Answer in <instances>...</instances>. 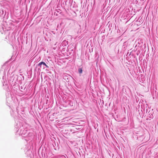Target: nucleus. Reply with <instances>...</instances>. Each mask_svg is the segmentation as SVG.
I'll list each match as a JSON object with an SVG mask.
<instances>
[{"label":"nucleus","mask_w":158,"mask_h":158,"mask_svg":"<svg viewBox=\"0 0 158 158\" xmlns=\"http://www.w3.org/2000/svg\"><path fill=\"white\" fill-rule=\"evenodd\" d=\"M78 72L80 73H81L82 72V69L81 68H79L78 69Z\"/></svg>","instance_id":"2"},{"label":"nucleus","mask_w":158,"mask_h":158,"mask_svg":"<svg viewBox=\"0 0 158 158\" xmlns=\"http://www.w3.org/2000/svg\"><path fill=\"white\" fill-rule=\"evenodd\" d=\"M42 64L45 65L47 68H48L49 67L43 61L40 63L38 64V66H39L41 67V66Z\"/></svg>","instance_id":"1"}]
</instances>
